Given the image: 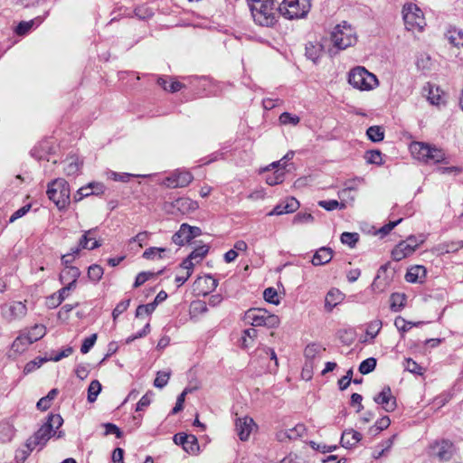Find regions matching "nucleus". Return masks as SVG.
<instances>
[{"instance_id": "obj_36", "label": "nucleus", "mask_w": 463, "mask_h": 463, "mask_svg": "<svg viewBox=\"0 0 463 463\" xmlns=\"http://www.w3.org/2000/svg\"><path fill=\"white\" fill-rule=\"evenodd\" d=\"M428 99L431 104L439 106L445 102V95L439 88L430 87Z\"/></svg>"}, {"instance_id": "obj_25", "label": "nucleus", "mask_w": 463, "mask_h": 463, "mask_svg": "<svg viewBox=\"0 0 463 463\" xmlns=\"http://www.w3.org/2000/svg\"><path fill=\"white\" fill-rule=\"evenodd\" d=\"M362 439V435L355 430H346L341 437V444L345 448H351L356 445Z\"/></svg>"}, {"instance_id": "obj_40", "label": "nucleus", "mask_w": 463, "mask_h": 463, "mask_svg": "<svg viewBox=\"0 0 463 463\" xmlns=\"http://www.w3.org/2000/svg\"><path fill=\"white\" fill-rule=\"evenodd\" d=\"M383 323L381 320L376 319L373 321H371L366 327L365 334L366 336L369 337V339L373 340L374 339L377 335L379 334L380 330L382 329Z\"/></svg>"}, {"instance_id": "obj_35", "label": "nucleus", "mask_w": 463, "mask_h": 463, "mask_svg": "<svg viewBox=\"0 0 463 463\" xmlns=\"http://www.w3.org/2000/svg\"><path fill=\"white\" fill-rule=\"evenodd\" d=\"M157 83L165 90H167V91H170V92H177L179 91L180 90H182L184 88V85L174 80V79H171L169 81L166 80L165 79H163V78H159L157 80Z\"/></svg>"}, {"instance_id": "obj_47", "label": "nucleus", "mask_w": 463, "mask_h": 463, "mask_svg": "<svg viewBox=\"0 0 463 463\" xmlns=\"http://www.w3.org/2000/svg\"><path fill=\"white\" fill-rule=\"evenodd\" d=\"M183 449L190 453L195 454L199 451V445L195 436L189 435L188 439L185 440L184 445H183Z\"/></svg>"}, {"instance_id": "obj_15", "label": "nucleus", "mask_w": 463, "mask_h": 463, "mask_svg": "<svg viewBox=\"0 0 463 463\" xmlns=\"http://www.w3.org/2000/svg\"><path fill=\"white\" fill-rule=\"evenodd\" d=\"M218 287V279L211 275L199 276L194 282L193 289L196 296L205 297Z\"/></svg>"}, {"instance_id": "obj_46", "label": "nucleus", "mask_w": 463, "mask_h": 463, "mask_svg": "<svg viewBox=\"0 0 463 463\" xmlns=\"http://www.w3.org/2000/svg\"><path fill=\"white\" fill-rule=\"evenodd\" d=\"M394 326L402 335H403L412 328V322L406 320L402 317H397L394 320Z\"/></svg>"}, {"instance_id": "obj_28", "label": "nucleus", "mask_w": 463, "mask_h": 463, "mask_svg": "<svg viewBox=\"0 0 463 463\" xmlns=\"http://www.w3.org/2000/svg\"><path fill=\"white\" fill-rule=\"evenodd\" d=\"M32 344L27 339L25 335H19L12 343L11 352L14 354H22L24 353Z\"/></svg>"}, {"instance_id": "obj_34", "label": "nucleus", "mask_w": 463, "mask_h": 463, "mask_svg": "<svg viewBox=\"0 0 463 463\" xmlns=\"http://www.w3.org/2000/svg\"><path fill=\"white\" fill-rule=\"evenodd\" d=\"M47 15H48V12L45 13L43 17H38V18L33 19V20L19 23V24L17 25V27L15 29L16 34H18V35H24L25 33H27L31 30V28L34 24H37V25L41 24Z\"/></svg>"}, {"instance_id": "obj_3", "label": "nucleus", "mask_w": 463, "mask_h": 463, "mask_svg": "<svg viewBox=\"0 0 463 463\" xmlns=\"http://www.w3.org/2000/svg\"><path fill=\"white\" fill-rule=\"evenodd\" d=\"M63 423V420L59 414H50L47 421L41 426L33 437L28 440L27 447L33 450L36 447L41 448L46 444L52 435L55 434L54 429H59Z\"/></svg>"}, {"instance_id": "obj_32", "label": "nucleus", "mask_w": 463, "mask_h": 463, "mask_svg": "<svg viewBox=\"0 0 463 463\" xmlns=\"http://www.w3.org/2000/svg\"><path fill=\"white\" fill-rule=\"evenodd\" d=\"M323 52V46L318 43H308L306 45V56L314 62H317Z\"/></svg>"}, {"instance_id": "obj_51", "label": "nucleus", "mask_w": 463, "mask_h": 463, "mask_svg": "<svg viewBox=\"0 0 463 463\" xmlns=\"http://www.w3.org/2000/svg\"><path fill=\"white\" fill-rule=\"evenodd\" d=\"M279 120L281 125L296 126L299 123L300 118L297 115H293L288 112H283L282 114H280Z\"/></svg>"}, {"instance_id": "obj_4", "label": "nucleus", "mask_w": 463, "mask_h": 463, "mask_svg": "<svg viewBox=\"0 0 463 463\" xmlns=\"http://www.w3.org/2000/svg\"><path fill=\"white\" fill-rule=\"evenodd\" d=\"M348 82L360 91H371L379 86L377 77L364 67L357 66L348 73Z\"/></svg>"}, {"instance_id": "obj_16", "label": "nucleus", "mask_w": 463, "mask_h": 463, "mask_svg": "<svg viewBox=\"0 0 463 463\" xmlns=\"http://www.w3.org/2000/svg\"><path fill=\"white\" fill-rule=\"evenodd\" d=\"M257 429L258 425L250 416L239 417L235 420V430L241 441H247L251 433Z\"/></svg>"}, {"instance_id": "obj_55", "label": "nucleus", "mask_w": 463, "mask_h": 463, "mask_svg": "<svg viewBox=\"0 0 463 463\" xmlns=\"http://www.w3.org/2000/svg\"><path fill=\"white\" fill-rule=\"evenodd\" d=\"M170 379V373L168 372H158L156 373V377L154 381V385L156 388H163L165 387Z\"/></svg>"}, {"instance_id": "obj_19", "label": "nucleus", "mask_w": 463, "mask_h": 463, "mask_svg": "<svg viewBox=\"0 0 463 463\" xmlns=\"http://www.w3.org/2000/svg\"><path fill=\"white\" fill-rule=\"evenodd\" d=\"M299 207V202L294 197H289L287 198L283 203L276 205L273 210L268 213V215L273 216L292 213L298 210Z\"/></svg>"}, {"instance_id": "obj_50", "label": "nucleus", "mask_w": 463, "mask_h": 463, "mask_svg": "<svg viewBox=\"0 0 463 463\" xmlns=\"http://www.w3.org/2000/svg\"><path fill=\"white\" fill-rule=\"evenodd\" d=\"M285 172L282 169L276 170L274 173L268 175L266 182L269 185L281 184L284 180Z\"/></svg>"}, {"instance_id": "obj_1", "label": "nucleus", "mask_w": 463, "mask_h": 463, "mask_svg": "<svg viewBox=\"0 0 463 463\" xmlns=\"http://www.w3.org/2000/svg\"><path fill=\"white\" fill-rule=\"evenodd\" d=\"M255 24L272 27L278 22L274 0H247Z\"/></svg>"}, {"instance_id": "obj_64", "label": "nucleus", "mask_w": 463, "mask_h": 463, "mask_svg": "<svg viewBox=\"0 0 463 463\" xmlns=\"http://www.w3.org/2000/svg\"><path fill=\"white\" fill-rule=\"evenodd\" d=\"M391 424V420L388 416H383L378 420H376L373 428L376 429L377 431H382L387 429Z\"/></svg>"}, {"instance_id": "obj_60", "label": "nucleus", "mask_w": 463, "mask_h": 463, "mask_svg": "<svg viewBox=\"0 0 463 463\" xmlns=\"http://www.w3.org/2000/svg\"><path fill=\"white\" fill-rule=\"evenodd\" d=\"M97 340V334H92L90 336L84 339L81 347L80 352L82 354H87L92 346L95 345V342Z\"/></svg>"}, {"instance_id": "obj_61", "label": "nucleus", "mask_w": 463, "mask_h": 463, "mask_svg": "<svg viewBox=\"0 0 463 463\" xmlns=\"http://www.w3.org/2000/svg\"><path fill=\"white\" fill-rule=\"evenodd\" d=\"M154 276V273L152 272H140L137 275L134 287L138 288L142 286L145 282H146L150 278Z\"/></svg>"}, {"instance_id": "obj_48", "label": "nucleus", "mask_w": 463, "mask_h": 463, "mask_svg": "<svg viewBox=\"0 0 463 463\" xmlns=\"http://www.w3.org/2000/svg\"><path fill=\"white\" fill-rule=\"evenodd\" d=\"M376 367V359L373 357L364 360L359 365V372L362 374H367L373 372Z\"/></svg>"}, {"instance_id": "obj_58", "label": "nucleus", "mask_w": 463, "mask_h": 463, "mask_svg": "<svg viewBox=\"0 0 463 463\" xmlns=\"http://www.w3.org/2000/svg\"><path fill=\"white\" fill-rule=\"evenodd\" d=\"M130 299H126L121 302H119L116 307L113 309L112 317L114 321L122 314L124 313L129 307Z\"/></svg>"}, {"instance_id": "obj_38", "label": "nucleus", "mask_w": 463, "mask_h": 463, "mask_svg": "<svg viewBox=\"0 0 463 463\" xmlns=\"http://www.w3.org/2000/svg\"><path fill=\"white\" fill-rule=\"evenodd\" d=\"M103 274V268L98 264L90 265L87 271L88 278L94 283L99 282L102 279Z\"/></svg>"}, {"instance_id": "obj_30", "label": "nucleus", "mask_w": 463, "mask_h": 463, "mask_svg": "<svg viewBox=\"0 0 463 463\" xmlns=\"http://www.w3.org/2000/svg\"><path fill=\"white\" fill-rule=\"evenodd\" d=\"M462 247H463V242L462 241H445V242L438 244L434 248V250L438 254H441L442 255V254L456 252L458 250H460Z\"/></svg>"}, {"instance_id": "obj_59", "label": "nucleus", "mask_w": 463, "mask_h": 463, "mask_svg": "<svg viewBox=\"0 0 463 463\" xmlns=\"http://www.w3.org/2000/svg\"><path fill=\"white\" fill-rule=\"evenodd\" d=\"M46 361H48L47 358H38L37 360L31 361L25 364L24 372L25 373H30L33 370L40 368L42 364Z\"/></svg>"}, {"instance_id": "obj_63", "label": "nucleus", "mask_w": 463, "mask_h": 463, "mask_svg": "<svg viewBox=\"0 0 463 463\" xmlns=\"http://www.w3.org/2000/svg\"><path fill=\"white\" fill-rule=\"evenodd\" d=\"M72 352H73V348L71 346H68V347L64 348L63 350H61V352L57 353L54 356L50 357L48 359V361L50 360V361H53V362H58L61 359L71 355L72 354Z\"/></svg>"}, {"instance_id": "obj_20", "label": "nucleus", "mask_w": 463, "mask_h": 463, "mask_svg": "<svg viewBox=\"0 0 463 463\" xmlns=\"http://www.w3.org/2000/svg\"><path fill=\"white\" fill-rule=\"evenodd\" d=\"M345 298V295L338 288H331L325 297V309L331 312L336 306L341 304Z\"/></svg>"}, {"instance_id": "obj_10", "label": "nucleus", "mask_w": 463, "mask_h": 463, "mask_svg": "<svg viewBox=\"0 0 463 463\" xmlns=\"http://www.w3.org/2000/svg\"><path fill=\"white\" fill-rule=\"evenodd\" d=\"M198 208V203L187 197L178 198L174 202L164 204V210L169 214H189L195 212Z\"/></svg>"}, {"instance_id": "obj_7", "label": "nucleus", "mask_w": 463, "mask_h": 463, "mask_svg": "<svg viewBox=\"0 0 463 463\" xmlns=\"http://www.w3.org/2000/svg\"><path fill=\"white\" fill-rule=\"evenodd\" d=\"M310 9V0H283L279 6V13L288 20H297L305 18Z\"/></svg>"}, {"instance_id": "obj_14", "label": "nucleus", "mask_w": 463, "mask_h": 463, "mask_svg": "<svg viewBox=\"0 0 463 463\" xmlns=\"http://www.w3.org/2000/svg\"><path fill=\"white\" fill-rule=\"evenodd\" d=\"M201 233L202 232L199 227L183 223L179 230L172 236V241L178 246H184L194 238L201 235Z\"/></svg>"}, {"instance_id": "obj_27", "label": "nucleus", "mask_w": 463, "mask_h": 463, "mask_svg": "<svg viewBox=\"0 0 463 463\" xmlns=\"http://www.w3.org/2000/svg\"><path fill=\"white\" fill-rule=\"evenodd\" d=\"M258 336V332L255 328L250 327L242 331L240 339V345L243 349L251 347Z\"/></svg>"}, {"instance_id": "obj_42", "label": "nucleus", "mask_w": 463, "mask_h": 463, "mask_svg": "<svg viewBox=\"0 0 463 463\" xmlns=\"http://www.w3.org/2000/svg\"><path fill=\"white\" fill-rule=\"evenodd\" d=\"M406 302V298L404 294L402 293H393L391 296V308L393 311L401 310Z\"/></svg>"}, {"instance_id": "obj_52", "label": "nucleus", "mask_w": 463, "mask_h": 463, "mask_svg": "<svg viewBox=\"0 0 463 463\" xmlns=\"http://www.w3.org/2000/svg\"><path fill=\"white\" fill-rule=\"evenodd\" d=\"M404 367L408 372L418 375H421L424 373L423 368L411 358L405 359Z\"/></svg>"}, {"instance_id": "obj_49", "label": "nucleus", "mask_w": 463, "mask_h": 463, "mask_svg": "<svg viewBox=\"0 0 463 463\" xmlns=\"http://www.w3.org/2000/svg\"><path fill=\"white\" fill-rule=\"evenodd\" d=\"M341 242L354 248L359 240V234L356 232H343L341 234Z\"/></svg>"}, {"instance_id": "obj_21", "label": "nucleus", "mask_w": 463, "mask_h": 463, "mask_svg": "<svg viewBox=\"0 0 463 463\" xmlns=\"http://www.w3.org/2000/svg\"><path fill=\"white\" fill-rule=\"evenodd\" d=\"M391 280L386 273V269L382 267L371 285L372 290L375 293L384 292L389 288Z\"/></svg>"}, {"instance_id": "obj_53", "label": "nucleus", "mask_w": 463, "mask_h": 463, "mask_svg": "<svg viewBox=\"0 0 463 463\" xmlns=\"http://www.w3.org/2000/svg\"><path fill=\"white\" fill-rule=\"evenodd\" d=\"M263 298L267 302L273 305H279L280 302L278 292L273 288H266L263 292Z\"/></svg>"}, {"instance_id": "obj_18", "label": "nucleus", "mask_w": 463, "mask_h": 463, "mask_svg": "<svg viewBox=\"0 0 463 463\" xmlns=\"http://www.w3.org/2000/svg\"><path fill=\"white\" fill-rule=\"evenodd\" d=\"M373 401L388 411H393L397 407L395 397L392 393L389 386H384L383 390L373 398Z\"/></svg>"}, {"instance_id": "obj_2", "label": "nucleus", "mask_w": 463, "mask_h": 463, "mask_svg": "<svg viewBox=\"0 0 463 463\" xmlns=\"http://www.w3.org/2000/svg\"><path fill=\"white\" fill-rule=\"evenodd\" d=\"M411 156L425 164L447 163L444 151L423 142H412L410 145Z\"/></svg>"}, {"instance_id": "obj_31", "label": "nucleus", "mask_w": 463, "mask_h": 463, "mask_svg": "<svg viewBox=\"0 0 463 463\" xmlns=\"http://www.w3.org/2000/svg\"><path fill=\"white\" fill-rule=\"evenodd\" d=\"M80 276V270L77 267H65L59 277L61 283L68 281H78Z\"/></svg>"}, {"instance_id": "obj_44", "label": "nucleus", "mask_w": 463, "mask_h": 463, "mask_svg": "<svg viewBox=\"0 0 463 463\" xmlns=\"http://www.w3.org/2000/svg\"><path fill=\"white\" fill-rule=\"evenodd\" d=\"M207 311L208 307L206 303L201 300L194 301L190 306V315L192 317L205 314Z\"/></svg>"}, {"instance_id": "obj_26", "label": "nucleus", "mask_w": 463, "mask_h": 463, "mask_svg": "<svg viewBox=\"0 0 463 463\" xmlns=\"http://www.w3.org/2000/svg\"><path fill=\"white\" fill-rule=\"evenodd\" d=\"M94 230L86 231L79 241V246L81 249L95 250L100 247V243L96 240L92 234Z\"/></svg>"}, {"instance_id": "obj_6", "label": "nucleus", "mask_w": 463, "mask_h": 463, "mask_svg": "<svg viewBox=\"0 0 463 463\" xmlns=\"http://www.w3.org/2000/svg\"><path fill=\"white\" fill-rule=\"evenodd\" d=\"M331 40L335 47L339 50H345L356 43L357 33L351 24L343 22L334 28L331 33Z\"/></svg>"}, {"instance_id": "obj_13", "label": "nucleus", "mask_w": 463, "mask_h": 463, "mask_svg": "<svg viewBox=\"0 0 463 463\" xmlns=\"http://www.w3.org/2000/svg\"><path fill=\"white\" fill-rule=\"evenodd\" d=\"M26 314L27 307L25 301H14L2 307V316L8 322L20 320Z\"/></svg>"}, {"instance_id": "obj_22", "label": "nucleus", "mask_w": 463, "mask_h": 463, "mask_svg": "<svg viewBox=\"0 0 463 463\" xmlns=\"http://www.w3.org/2000/svg\"><path fill=\"white\" fill-rule=\"evenodd\" d=\"M427 269L424 266L415 265L411 267L405 275V279L409 283H422L426 278Z\"/></svg>"}, {"instance_id": "obj_43", "label": "nucleus", "mask_w": 463, "mask_h": 463, "mask_svg": "<svg viewBox=\"0 0 463 463\" xmlns=\"http://www.w3.org/2000/svg\"><path fill=\"white\" fill-rule=\"evenodd\" d=\"M366 135L373 142H380L384 138V132L379 126L370 127L366 131Z\"/></svg>"}, {"instance_id": "obj_54", "label": "nucleus", "mask_w": 463, "mask_h": 463, "mask_svg": "<svg viewBox=\"0 0 463 463\" xmlns=\"http://www.w3.org/2000/svg\"><path fill=\"white\" fill-rule=\"evenodd\" d=\"M156 303H148L146 305H139L136 310V317L149 316L156 309Z\"/></svg>"}, {"instance_id": "obj_23", "label": "nucleus", "mask_w": 463, "mask_h": 463, "mask_svg": "<svg viewBox=\"0 0 463 463\" xmlns=\"http://www.w3.org/2000/svg\"><path fill=\"white\" fill-rule=\"evenodd\" d=\"M333 254L331 248L321 247L313 255L311 262L314 266L325 265L332 260Z\"/></svg>"}, {"instance_id": "obj_11", "label": "nucleus", "mask_w": 463, "mask_h": 463, "mask_svg": "<svg viewBox=\"0 0 463 463\" xmlns=\"http://www.w3.org/2000/svg\"><path fill=\"white\" fill-rule=\"evenodd\" d=\"M415 237L410 236L407 240L397 244L392 250V257L395 261H400L411 256L421 244Z\"/></svg>"}, {"instance_id": "obj_17", "label": "nucleus", "mask_w": 463, "mask_h": 463, "mask_svg": "<svg viewBox=\"0 0 463 463\" xmlns=\"http://www.w3.org/2000/svg\"><path fill=\"white\" fill-rule=\"evenodd\" d=\"M430 453L439 460L448 461L453 457L455 448L452 442L443 439L432 444Z\"/></svg>"}, {"instance_id": "obj_33", "label": "nucleus", "mask_w": 463, "mask_h": 463, "mask_svg": "<svg viewBox=\"0 0 463 463\" xmlns=\"http://www.w3.org/2000/svg\"><path fill=\"white\" fill-rule=\"evenodd\" d=\"M46 327L43 325H34L25 335L31 344L37 342L46 335Z\"/></svg>"}, {"instance_id": "obj_39", "label": "nucleus", "mask_w": 463, "mask_h": 463, "mask_svg": "<svg viewBox=\"0 0 463 463\" xmlns=\"http://www.w3.org/2000/svg\"><path fill=\"white\" fill-rule=\"evenodd\" d=\"M365 161L370 165H383V155L380 150H369L364 156Z\"/></svg>"}, {"instance_id": "obj_29", "label": "nucleus", "mask_w": 463, "mask_h": 463, "mask_svg": "<svg viewBox=\"0 0 463 463\" xmlns=\"http://www.w3.org/2000/svg\"><path fill=\"white\" fill-rule=\"evenodd\" d=\"M449 43L457 48L463 47V30L451 27L446 33Z\"/></svg>"}, {"instance_id": "obj_41", "label": "nucleus", "mask_w": 463, "mask_h": 463, "mask_svg": "<svg viewBox=\"0 0 463 463\" xmlns=\"http://www.w3.org/2000/svg\"><path fill=\"white\" fill-rule=\"evenodd\" d=\"M209 247L207 245H201L196 247L188 256L190 257V259H192L197 264H199L207 255Z\"/></svg>"}, {"instance_id": "obj_37", "label": "nucleus", "mask_w": 463, "mask_h": 463, "mask_svg": "<svg viewBox=\"0 0 463 463\" xmlns=\"http://www.w3.org/2000/svg\"><path fill=\"white\" fill-rule=\"evenodd\" d=\"M167 249L162 247H150L143 252V258L146 260L162 259Z\"/></svg>"}, {"instance_id": "obj_45", "label": "nucleus", "mask_w": 463, "mask_h": 463, "mask_svg": "<svg viewBox=\"0 0 463 463\" xmlns=\"http://www.w3.org/2000/svg\"><path fill=\"white\" fill-rule=\"evenodd\" d=\"M101 391V384L98 380H93L88 388V401L94 402Z\"/></svg>"}, {"instance_id": "obj_12", "label": "nucleus", "mask_w": 463, "mask_h": 463, "mask_svg": "<svg viewBox=\"0 0 463 463\" xmlns=\"http://www.w3.org/2000/svg\"><path fill=\"white\" fill-rule=\"evenodd\" d=\"M194 180V175L186 170H175L162 181V184L167 188L175 189L185 187Z\"/></svg>"}, {"instance_id": "obj_24", "label": "nucleus", "mask_w": 463, "mask_h": 463, "mask_svg": "<svg viewBox=\"0 0 463 463\" xmlns=\"http://www.w3.org/2000/svg\"><path fill=\"white\" fill-rule=\"evenodd\" d=\"M306 428L303 424H298L294 428L278 433V439L281 442L287 439H297L304 435Z\"/></svg>"}, {"instance_id": "obj_57", "label": "nucleus", "mask_w": 463, "mask_h": 463, "mask_svg": "<svg viewBox=\"0 0 463 463\" xmlns=\"http://www.w3.org/2000/svg\"><path fill=\"white\" fill-rule=\"evenodd\" d=\"M150 237V232L145 231L138 232L136 236L132 237L129 240V243L135 242L138 244L139 248H143V246L146 243V241Z\"/></svg>"}, {"instance_id": "obj_56", "label": "nucleus", "mask_w": 463, "mask_h": 463, "mask_svg": "<svg viewBox=\"0 0 463 463\" xmlns=\"http://www.w3.org/2000/svg\"><path fill=\"white\" fill-rule=\"evenodd\" d=\"M314 221V217L309 213H298L293 218V224H304L311 223Z\"/></svg>"}, {"instance_id": "obj_5", "label": "nucleus", "mask_w": 463, "mask_h": 463, "mask_svg": "<svg viewBox=\"0 0 463 463\" xmlns=\"http://www.w3.org/2000/svg\"><path fill=\"white\" fill-rule=\"evenodd\" d=\"M48 198L53 202L59 210H65L71 203V189L63 178H57L48 184Z\"/></svg>"}, {"instance_id": "obj_8", "label": "nucleus", "mask_w": 463, "mask_h": 463, "mask_svg": "<svg viewBox=\"0 0 463 463\" xmlns=\"http://www.w3.org/2000/svg\"><path fill=\"white\" fill-rule=\"evenodd\" d=\"M402 15L407 30L411 32H421L426 26V20L421 9L413 3L403 5Z\"/></svg>"}, {"instance_id": "obj_9", "label": "nucleus", "mask_w": 463, "mask_h": 463, "mask_svg": "<svg viewBox=\"0 0 463 463\" xmlns=\"http://www.w3.org/2000/svg\"><path fill=\"white\" fill-rule=\"evenodd\" d=\"M244 317L245 320L253 326V328L257 326L275 328L278 327L280 323L278 316L262 308H250L245 313Z\"/></svg>"}, {"instance_id": "obj_62", "label": "nucleus", "mask_w": 463, "mask_h": 463, "mask_svg": "<svg viewBox=\"0 0 463 463\" xmlns=\"http://www.w3.org/2000/svg\"><path fill=\"white\" fill-rule=\"evenodd\" d=\"M195 265H197V263L188 256L182 261L180 268L192 276Z\"/></svg>"}]
</instances>
